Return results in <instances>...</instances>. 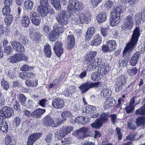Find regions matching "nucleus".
<instances>
[{
    "label": "nucleus",
    "mask_w": 145,
    "mask_h": 145,
    "mask_svg": "<svg viewBox=\"0 0 145 145\" xmlns=\"http://www.w3.org/2000/svg\"><path fill=\"white\" fill-rule=\"evenodd\" d=\"M136 114L145 115V104L142 107L137 109L135 112Z\"/></svg>",
    "instance_id": "nucleus-49"
},
{
    "label": "nucleus",
    "mask_w": 145,
    "mask_h": 145,
    "mask_svg": "<svg viewBox=\"0 0 145 145\" xmlns=\"http://www.w3.org/2000/svg\"><path fill=\"white\" fill-rule=\"evenodd\" d=\"M66 120V118H59L53 119V121L51 126L52 127H57L63 123Z\"/></svg>",
    "instance_id": "nucleus-25"
},
{
    "label": "nucleus",
    "mask_w": 145,
    "mask_h": 145,
    "mask_svg": "<svg viewBox=\"0 0 145 145\" xmlns=\"http://www.w3.org/2000/svg\"><path fill=\"white\" fill-rule=\"evenodd\" d=\"M37 10L40 16L44 17H45L48 14L49 7L38 6Z\"/></svg>",
    "instance_id": "nucleus-16"
},
{
    "label": "nucleus",
    "mask_w": 145,
    "mask_h": 145,
    "mask_svg": "<svg viewBox=\"0 0 145 145\" xmlns=\"http://www.w3.org/2000/svg\"><path fill=\"white\" fill-rule=\"evenodd\" d=\"M127 44H126L125 46L123 52V57L124 59L122 60V66L123 67H126L127 66Z\"/></svg>",
    "instance_id": "nucleus-33"
},
{
    "label": "nucleus",
    "mask_w": 145,
    "mask_h": 145,
    "mask_svg": "<svg viewBox=\"0 0 145 145\" xmlns=\"http://www.w3.org/2000/svg\"><path fill=\"white\" fill-rule=\"evenodd\" d=\"M74 17H72V20L76 24L83 23L86 22L87 24L91 21L90 16L86 12L83 13L78 12V14H74L73 15Z\"/></svg>",
    "instance_id": "nucleus-3"
},
{
    "label": "nucleus",
    "mask_w": 145,
    "mask_h": 145,
    "mask_svg": "<svg viewBox=\"0 0 145 145\" xmlns=\"http://www.w3.org/2000/svg\"><path fill=\"white\" fill-rule=\"evenodd\" d=\"M68 16L66 11L61 10L56 17V20L59 23L56 24L61 25L64 26L63 25H66L68 22Z\"/></svg>",
    "instance_id": "nucleus-8"
},
{
    "label": "nucleus",
    "mask_w": 145,
    "mask_h": 145,
    "mask_svg": "<svg viewBox=\"0 0 145 145\" xmlns=\"http://www.w3.org/2000/svg\"><path fill=\"white\" fill-rule=\"evenodd\" d=\"M95 110V108L92 106H88L84 107L82 110V112L86 113H93Z\"/></svg>",
    "instance_id": "nucleus-30"
},
{
    "label": "nucleus",
    "mask_w": 145,
    "mask_h": 145,
    "mask_svg": "<svg viewBox=\"0 0 145 145\" xmlns=\"http://www.w3.org/2000/svg\"><path fill=\"white\" fill-rule=\"evenodd\" d=\"M51 2L53 5L56 10L61 9V7L60 4V2L62 5L64 6H65L67 3V0H51Z\"/></svg>",
    "instance_id": "nucleus-14"
},
{
    "label": "nucleus",
    "mask_w": 145,
    "mask_h": 145,
    "mask_svg": "<svg viewBox=\"0 0 145 145\" xmlns=\"http://www.w3.org/2000/svg\"><path fill=\"white\" fill-rule=\"evenodd\" d=\"M136 122L137 125L139 126L142 125H145V116L139 117L137 119Z\"/></svg>",
    "instance_id": "nucleus-40"
},
{
    "label": "nucleus",
    "mask_w": 145,
    "mask_h": 145,
    "mask_svg": "<svg viewBox=\"0 0 145 145\" xmlns=\"http://www.w3.org/2000/svg\"><path fill=\"white\" fill-rule=\"evenodd\" d=\"M65 105L64 101L61 99H55L52 101V106L54 108L57 109H61Z\"/></svg>",
    "instance_id": "nucleus-10"
},
{
    "label": "nucleus",
    "mask_w": 145,
    "mask_h": 145,
    "mask_svg": "<svg viewBox=\"0 0 145 145\" xmlns=\"http://www.w3.org/2000/svg\"><path fill=\"white\" fill-rule=\"evenodd\" d=\"M62 129V130H63L64 134L66 135H67L68 134L72 131L73 128L71 126H67L63 128Z\"/></svg>",
    "instance_id": "nucleus-47"
},
{
    "label": "nucleus",
    "mask_w": 145,
    "mask_h": 145,
    "mask_svg": "<svg viewBox=\"0 0 145 145\" xmlns=\"http://www.w3.org/2000/svg\"><path fill=\"white\" fill-rule=\"evenodd\" d=\"M41 133H36L31 134L29 137L27 145H33L34 143L41 136Z\"/></svg>",
    "instance_id": "nucleus-11"
},
{
    "label": "nucleus",
    "mask_w": 145,
    "mask_h": 145,
    "mask_svg": "<svg viewBox=\"0 0 145 145\" xmlns=\"http://www.w3.org/2000/svg\"><path fill=\"white\" fill-rule=\"evenodd\" d=\"M2 111L5 114V118L12 117L14 115L13 109L8 106H6L2 108Z\"/></svg>",
    "instance_id": "nucleus-13"
},
{
    "label": "nucleus",
    "mask_w": 145,
    "mask_h": 145,
    "mask_svg": "<svg viewBox=\"0 0 145 145\" xmlns=\"http://www.w3.org/2000/svg\"><path fill=\"white\" fill-rule=\"evenodd\" d=\"M110 67L108 64H102L98 67L97 72L100 76L105 75L110 70Z\"/></svg>",
    "instance_id": "nucleus-12"
},
{
    "label": "nucleus",
    "mask_w": 145,
    "mask_h": 145,
    "mask_svg": "<svg viewBox=\"0 0 145 145\" xmlns=\"http://www.w3.org/2000/svg\"><path fill=\"white\" fill-rule=\"evenodd\" d=\"M28 15L31 20L38 16V14L33 10L28 12Z\"/></svg>",
    "instance_id": "nucleus-45"
},
{
    "label": "nucleus",
    "mask_w": 145,
    "mask_h": 145,
    "mask_svg": "<svg viewBox=\"0 0 145 145\" xmlns=\"http://www.w3.org/2000/svg\"><path fill=\"white\" fill-rule=\"evenodd\" d=\"M44 51L47 57L50 58L51 57L52 54L51 48L48 44H46L45 45L44 48Z\"/></svg>",
    "instance_id": "nucleus-29"
},
{
    "label": "nucleus",
    "mask_w": 145,
    "mask_h": 145,
    "mask_svg": "<svg viewBox=\"0 0 145 145\" xmlns=\"http://www.w3.org/2000/svg\"><path fill=\"white\" fill-rule=\"evenodd\" d=\"M10 6H4L3 8L2 12L4 15H7L9 14L11 11Z\"/></svg>",
    "instance_id": "nucleus-51"
},
{
    "label": "nucleus",
    "mask_w": 145,
    "mask_h": 145,
    "mask_svg": "<svg viewBox=\"0 0 145 145\" xmlns=\"http://www.w3.org/2000/svg\"><path fill=\"white\" fill-rule=\"evenodd\" d=\"M62 129L56 131L55 133V136L57 139L61 140L65 136Z\"/></svg>",
    "instance_id": "nucleus-35"
},
{
    "label": "nucleus",
    "mask_w": 145,
    "mask_h": 145,
    "mask_svg": "<svg viewBox=\"0 0 145 145\" xmlns=\"http://www.w3.org/2000/svg\"><path fill=\"white\" fill-rule=\"evenodd\" d=\"M110 121L112 124H115L118 121L117 115L115 114H112L109 116Z\"/></svg>",
    "instance_id": "nucleus-43"
},
{
    "label": "nucleus",
    "mask_w": 145,
    "mask_h": 145,
    "mask_svg": "<svg viewBox=\"0 0 145 145\" xmlns=\"http://www.w3.org/2000/svg\"><path fill=\"white\" fill-rule=\"evenodd\" d=\"M53 119L49 115L46 116L44 119V122L46 126H51L52 124Z\"/></svg>",
    "instance_id": "nucleus-31"
},
{
    "label": "nucleus",
    "mask_w": 145,
    "mask_h": 145,
    "mask_svg": "<svg viewBox=\"0 0 145 145\" xmlns=\"http://www.w3.org/2000/svg\"><path fill=\"white\" fill-rule=\"evenodd\" d=\"M65 28L63 26L60 24H55L53 26V29L49 35V39L50 41H54L59 35L60 33H63Z\"/></svg>",
    "instance_id": "nucleus-4"
},
{
    "label": "nucleus",
    "mask_w": 145,
    "mask_h": 145,
    "mask_svg": "<svg viewBox=\"0 0 145 145\" xmlns=\"http://www.w3.org/2000/svg\"><path fill=\"white\" fill-rule=\"evenodd\" d=\"M121 78H118L116 84L114 86L115 90L116 91H119L122 89V87L126 84V82L123 77Z\"/></svg>",
    "instance_id": "nucleus-15"
},
{
    "label": "nucleus",
    "mask_w": 145,
    "mask_h": 145,
    "mask_svg": "<svg viewBox=\"0 0 145 145\" xmlns=\"http://www.w3.org/2000/svg\"><path fill=\"white\" fill-rule=\"evenodd\" d=\"M115 6V4L112 1L108 0L106 2L105 6L108 10H111L112 9H113Z\"/></svg>",
    "instance_id": "nucleus-42"
},
{
    "label": "nucleus",
    "mask_w": 145,
    "mask_h": 145,
    "mask_svg": "<svg viewBox=\"0 0 145 145\" xmlns=\"http://www.w3.org/2000/svg\"><path fill=\"white\" fill-rule=\"evenodd\" d=\"M140 32L139 28L137 27L133 30L130 41L127 43V52L131 53L136 45L140 36Z\"/></svg>",
    "instance_id": "nucleus-2"
},
{
    "label": "nucleus",
    "mask_w": 145,
    "mask_h": 145,
    "mask_svg": "<svg viewBox=\"0 0 145 145\" xmlns=\"http://www.w3.org/2000/svg\"><path fill=\"white\" fill-rule=\"evenodd\" d=\"M28 60V57L24 54L20 53H16L8 59V61L13 63L22 61L27 62Z\"/></svg>",
    "instance_id": "nucleus-6"
},
{
    "label": "nucleus",
    "mask_w": 145,
    "mask_h": 145,
    "mask_svg": "<svg viewBox=\"0 0 145 145\" xmlns=\"http://www.w3.org/2000/svg\"><path fill=\"white\" fill-rule=\"evenodd\" d=\"M100 76L97 72H95L91 74V78L93 80L97 81L100 80L101 77Z\"/></svg>",
    "instance_id": "nucleus-44"
},
{
    "label": "nucleus",
    "mask_w": 145,
    "mask_h": 145,
    "mask_svg": "<svg viewBox=\"0 0 145 145\" xmlns=\"http://www.w3.org/2000/svg\"><path fill=\"white\" fill-rule=\"evenodd\" d=\"M135 97H133L131 101L129 106H127V113L132 112L134 109L136 105H134Z\"/></svg>",
    "instance_id": "nucleus-38"
},
{
    "label": "nucleus",
    "mask_w": 145,
    "mask_h": 145,
    "mask_svg": "<svg viewBox=\"0 0 145 145\" xmlns=\"http://www.w3.org/2000/svg\"><path fill=\"white\" fill-rule=\"evenodd\" d=\"M106 15L105 12H104L99 13L97 16V20L99 23L103 22L106 19Z\"/></svg>",
    "instance_id": "nucleus-26"
},
{
    "label": "nucleus",
    "mask_w": 145,
    "mask_h": 145,
    "mask_svg": "<svg viewBox=\"0 0 145 145\" xmlns=\"http://www.w3.org/2000/svg\"><path fill=\"white\" fill-rule=\"evenodd\" d=\"M1 84L2 88L5 90H7L9 87V86L7 82L5 81L4 79L3 78L1 81Z\"/></svg>",
    "instance_id": "nucleus-55"
},
{
    "label": "nucleus",
    "mask_w": 145,
    "mask_h": 145,
    "mask_svg": "<svg viewBox=\"0 0 145 145\" xmlns=\"http://www.w3.org/2000/svg\"><path fill=\"white\" fill-rule=\"evenodd\" d=\"M13 140L11 136H10L8 135H7L5 137V144L6 145H8Z\"/></svg>",
    "instance_id": "nucleus-63"
},
{
    "label": "nucleus",
    "mask_w": 145,
    "mask_h": 145,
    "mask_svg": "<svg viewBox=\"0 0 145 145\" xmlns=\"http://www.w3.org/2000/svg\"><path fill=\"white\" fill-rule=\"evenodd\" d=\"M51 30V27L49 24L46 23L44 24L43 26V30L46 34H48Z\"/></svg>",
    "instance_id": "nucleus-58"
},
{
    "label": "nucleus",
    "mask_w": 145,
    "mask_h": 145,
    "mask_svg": "<svg viewBox=\"0 0 145 145\" xmlns=\"http://www.w3.org/2000/svg\"><path fill=\"white\" fill-rule=\"evenodd\" d=\"M137 72L138 69L137 68L135 67H134L132 69L129 70L127 71L129 74L131 76L135 75Z\"/></svg>",
    "instance_id": "nucleus-64"
},
{
    "label": "nucleus",
    "mask_w": 145,
    "mask_h": 145,
    "mask_svg": "<svg viewBox=\"0 0 145 145\" xmlns=\"http://www.w3.org/2000/svg\"><path fill=\"white\" fill-rule=\"evenodd\" d=\"M14 102L13 105L14 109L17 111H18L20 110V106L19 102L16 100H13L12 103Z\"/></svg>",
    "instance_id": "nucleus-60"
},
{
    "label": "nucleus",
    "mask_w": 145,
    "mask_h": 145,
    "mask_svg": "<svg viewBox=\"0 0 145 145\" xmlns=\"http://www.w3.org/2000/svg\"><path fill=\"white\" fill-rule=\"evenodd\" d=\"M120 16L118 15L112 14L110 18V21L112 26H114L117 25L119 23L120 21Z\"/></svg>",
    "instance_id": "nucleus-17"
},
{
    "label": "nucleus",
    "mask_w": 145,
    "mask_h": 145,
    "mask_svg": "<svg viewBox=\"0 0 145 145\" xmlns=\"http://www.w3.org/2000/svg\"><path fill=\"white\" fill-rule=\"evenodd\" d=\"M30 23V20L28 17L27 16H23L21 20V24L25 27L28 26Z\"/></svg>",
    "instance_id": "nucleus-37"
},
{
    "label": "nucleus",
    "mask_w": 145,
    "mask_h": 145,
    "mask_svg": "<svg viewBox=\"0 0 145 145\" xmlns=\"http://www.w3.org/2000/svg\"><path fill=\"white\" fill-rule=\"evenodd\" d=\"M7 123L5 121H0V129L3 132L7 133L8 130Z\"/></svg>",
    "instance_id": "nucleus-36"
},
{
    "label": "nucleus",
    "mask_w": 145,
    "mask_h": 145,
    "mask_svg": "<svg viewBox=\"0 0 145 145\" xmlns=\"http://www.w3.org/2000/svg\"><path fill=\"white\" fill-rule=\"evenodd\" d=\"M103 124V123L99 120L91 124V125L93 128L98 129L100 128Z\"/></svg>",
    "instance_id": "nucleus-39"
},
{
    "label": "nucleus",
    "mask_w": 145,
    "mask_h": 145,
    "mask_svg": "<svg viewBox=\"0 0 145 145\" xmlns=\"http://www.w3.org/2000/svg\"><path fill=\"white\" fill-rule=\"evenodd\" d=\"M89 129L86 127L80 128L76 131V133L79 138H83L85 136V134L88 131Z\"/></svg>",
    "instance_id": "nucleus-24"
},
{
    "label": "nucleus",
    "mask_w": 145,
    "mask_h": 145,
    "mask_svg": "<svg viewBox=\"0 0 145 145\" xmlns=\"http://www.w3.org/2000/svg\"><path fill=\"white\" fill-rule=\"evenodd\" d=\"M67 6V10L71 15L78 14V11H81L84 7L83 3L77 0H69Z\"/></svg>",
    "instance_id": "nucleus-1"
},
{
    "label": "nucleus",
    "mask_w": 145,
    "mask_h": 145,
    "mask_svg": "<svg viewBox=\"0 0 145 145\" xmlns=\"http://www.w3.org/2000/svg\"><path fill=\"white\" fill-rule=\"evenodd\" d=\"M106 44H103L101 47L102 51L104 53L111 52L115 50L117 44L114 40H108L106 41Z\"/></svg>",
    "instance_id": "nucleus-5"
},
{
    "label": "nucleus",
    "mask_w": 145,
    "mask_h": 145,
    "mask_svg": "<svg viewBox=\"0 0 145 145\" xmlns=\"http://www.w3.org/2000/svg\"><path fill=\"white\" fill-rule=\"evenodd\" d=\"M67 47L69 49H72L75 44V39L73 35H69L67 38Z\"/></svg>",
    "instance_id": "nucleus-21"
},
{
    "label": "nucleus",
    "mask_w": 145,
    "mask_h": 145,
    "mask_svg": "<svg viewBox=\"0 0 145 145\" xmlns=\"http://www.w3.org/2000/svg\"><path fill=\"white\" fill-rule=\"evenodd\" d=\"M95 29L93 27L89 28L87 29L86 35V37L87 39H89L93 36L95 33Z\"/></svg>",
    "instance_id": "nucleus-32"
},
{
    "label": "nucleus",
    "mask_w": 145,
    "mask_h": 145,
    "mask_svg": "<svg viewBox=\"0 0 145 145\" xmlns=\"http://www.w3.org/2000/svg\"><path fill=\"white\" fill-rule=\"evenodd\" d=\"M46 111L44 109L37 108L33 111V117L36 118H40L46 112Z\"/></svg>",
    "instance_id": "nucleus-18"
},
{
    "label": "nucleus",
    "mask_w": 145,
    "mask_h": 145,
    "mask_svg": "<svg viewBox=\"0 0 145 145\" xmlns=\"http://www.w3.org/2000/svg\"><path fill=\"white\" fill-rule=\"evenodd\" d=\"M101 34L105 38H108L109 37V35L108 32V30L105 28H101Z\"/></svg>",
    "instance_id": "nucleus-52"
},
{
    "label": "nucleus",
    "mask_w": 145,
    "mask_h": 145,
    "mask_svg": "<svg viewBox=\"0 0 145 145\" xmlns=\"http://www.w3.org/2000/svg\"><path fill=\"white\" fill-rule=\"evenodd\" d=\"M13 20V16L12 15L9 14L7 16L5 19V21L6 24L9 25L11 23Z\"/></svg>",
    "instance_id": "nucleus-46"
},
{
    "label": "nucleus",
    "mask_w": 145,
    "mask_h": 145,
    "mask_svg": "<svg viewBox=\"0 0 145 145\" xmlns=\"http://www.w3.org/2000/svg\"><path fill=\"white\" fill-rule=\"evenodd\" d=\"M102 41L101 38L98 35H96L94 37L93 40L91 42V45L98 46L101 43Z\"/></svg>",
    "instance_id": "nucleus-27"
},
{
    "label": "nucleus",
    "mask_w": 145,
    "mask_h": 145,
    "mask_svg": "<svg viewBox=\"0 0 145 145\" xmlns=\"http://www.w3.org/2000/svg\"><path fill=\"white\" fill-rule=\"evenodd\" d=\"M12 48L10 46H7L5 47L4 49V52L7 55L12 53Z\"/></svg>",
    "instance_id": "nucleus-53"
},
{
    "label": "nucleus",
    "mask_w": 145,
    "mask_h": 145,
    "mask_svg": "<svg viewBox=\"0 0 145 145\" xmlns=\"http://www.w3.org/2000/svg\"><path fill=\"white\" fill-rule=\"evenodd\" d=\"M99 120L103 124L106 123L108 121L109 115L108 114L105 112H102L99 115Z\"/></svg>",
    "instance_id": "nucleus-28"
},
{
    "label": "nucleus",
    "mask_w": 145,
    "mask_h": 145,
    "mask_svg": "<svg viewBox=\"0 0 145 145\" xmlns=\"http://www.w3.org/2000/svg\"><path fill=\"white\" fill-rule=\"evenodd\" d=\"M116 102L115 99L112 97H109L107 98L106 99V101L104 103V107L106 108H109L110 106L115 103Z\"/></svg>",
    "instance_id": "nucleus-20"
},
{
    "label": "nucleus",
    "mask_w": 145,
    "mask_h": 145,
    "mask_svg": "<svg viewBox=\"0 0 145 145\" xmlns=\"http://www.w3.org/2000/svg\"><path fill=\"white\" fill-rule=\"evenodd\" d=\"M101 59L97 58L94 59H93V60H92L90 61L87 62H90L89 66L91 67V69L93 70L101 64Z\"/></svg>",
    "instance_id": "nucleus-22"
},
{
    "label": "nucleus",
    "mask_w": 145,
    "mask_h": 145,
    "mask_svg": "<svg viewBox=\"0 0 145 145\" xmlns=\"http://www.w3.org/2000/svg\"><path fill=\"white\" fill-rule=\"evenodd\" d=\"M19 40L23 44L26 45L28 44V41L27 39L22 35H21L19 38Z\"/></svg>",
    "instance_id": "nucleus-59"
},
{
    "label": "nucleus",
    "mask_w": 145,
    "mask_h": 145,
    "mask_svg": "<svg viewBox=\"0 0 145 145\" xmlns=\"http://www.w3.org/2000/svg\"><path fill=\"white\" fill-rule=\"evenodd\" d=\"M85 119V117L84 116H78L75 118V122L77 123H84V121Z\"/></svg>",
    "instance_id": "nucleus-57"
},
{
    "label": "nucleus",
    "mask_w": 145,
    "mask_h": 145,
    "mask_svg": "<svg viewBox=\"0 0 145 145\" xmlns=\"http://www.w3.org/2000/svg\"><path fill=\"white\" fill-rule=\"evenodd\" d=\"M133 20L132 17L131 16L127 17V29L130 30L131 29L133 25Z\"/></svg>",
    "instance_id": "nucleus-50"
},
{
    "label": "nucleus",
    "mask_w": 145,
    "mask_h": 145,
    "mask_svg": "<svg viewBox=\"0 0 145 145\" xmlns=\"http://www.w3.org/2000/svg\"><path fill=\"white\" fill-rule=\"evenodd\" d=\"M21 122L20 118L18 117H16L14 118L13 120V123L14 126L18 127L20 125Z\"/></svg>",
    "instance_id": "nucleus-61"
},
{
    "label": "nucleus",
    "mask_w": 145,
    "mask_h": 145,
    "mask_svg": "<svg viewBox=\"0 0 145 145\" xmlns=\"http://www.w3.org/2000/svg\"><path fill=\"white\" fill-rule=\"evenodd\" d=\"M76 89L74 86H70L68 88L66 89L63 93L66 97H71L72 95L76 91Z\"/></svg>",
    "instance_id": "nucleus-19"
},
{
    "label": "nucleus",
    "mask_w": 145,
    "mask_h": 145,
    "mask_svg": "<svg viewBox=\"0 0 145 145\" xmlns=\"http://www.w3.org/2000/svg\"><path fill=\"white\" fill-rule=\"evenodd\" d=\"M33 69V68L32 67L27 64H24L20 68V70L23 71H31Z\"/></svg>",
    "instance_id": "nucleus-56"
},
{
    "label": "nucleus",
    "mask_w": 145,
    "mask_h": 145,
    "mask_svg": "<svg viewBox=\"0 0 145 145\" xmlns=\"http://www.w3.org/2000/svg\"><path fill=\"white\" fill-rule=\"evenodd\" d=\"M139 57V55L138 54H135L133 55L130 61V65L133 66L135 65L137 63Z\"/></svg>",
    "instance_id": "nucleus-34"
},
{
    "label": "nucleus",
    "mask_w": 145,
    "mask_h": 145,
    "mask_svg": "<svg viewBox=\"0 0 145 145\" xmlns=\"http://www.w3.org/2000/svg\"><path fill=\"white\" fill-rule=\"evenodd\" d=\"M63 43L59 41L56 42L53 48L56 55L60 57L63 53V48H62Z\"/></svg>",
    "instance_id": "nucleus-9"
},
{
    "label": "nucleus",
    "mask_w": 145,
    "mask_h": 145,
    "mask_svg": "<svg viewBox=\"0 0 145 145\" xmlns=\"http://www.w3.org/2000/svg\"><path fill=\"white\" fill-rule=\"evenodd\" d=\"M22 113L24 116L28 117H30L31 116L33 117V112H31L26 109H23Z\"/></svg>",
    "instance_id": "nucleus-54"
},
{
    "label": "nucleus",
    "mask_w": 145,
    "mask_h": 145,
    "mask_svg": "<svg viewBox=\"0 0 145 145\" xmlns=\"http://www.w3.org/2000/svg\"><path fill=\"white\" fill-rule=\"evenodd\" d=\"M31 21L33 24L36 26H38L40 24L41 19L39 16H38Z\"/></svg>",
    "instance_id": "nucleus-62"
},
{
    "label": "nucleus",
    "mask_w": 145,
    "mask_h": 145,
    "mask_svg": "<svg viewBox=\"0 0 145 145\" xmlns=\"http://www.w3.org/2000/svg\"><path fill=\"white\" fill-rule=\"evenodd\" d=\"M14 50L18 52H24L25 51L24 47L20 42H18V44Z\"/></svg>",
    "instance_id": "nucleus-48"
},
{
    "label": "nucleus",
    "mask_w": 145,
    "mask_h": 145,
    "mask_svg": "<svg viewBox=\"0 0 145 145\" xmlns=\"http://www.w3.org/2000/svg\"><path fill=\"white\" fill-rule=\"evenodd\" d=\"M99 84L98 82H86L78 87L82 93H85L90 89L98 87Z\"/></svg>",
    "instance_id": "nucleus-7"
},
{
    "label": "nucleus",
    "mask_w": 145,
    "mask_h": 145,
    "mask_svg": "<svg viewBox=\"0 0 145 145\" xmlns=\"http://www.w3.org/2000/svg\"><path fill=\"white\" fill-rule=\"evenodd\" d=\"M96 51H90L88 52L85 57L86 61L89 62L93 60L97 55Z\"/></svg>",
    "instance_id": "nucleus-23"
},
{
    "label": "nucleus",
    "mask_w": 145,
    "mask_h": 145,
    "mask_svg": "<svg viewBox=\"0 0 145 145\" xmlns=\"http://www.w3.org/2000/svg\"><path fill=\"white\" fill-rule=\"evenodd\" d=\"M24 5L26 9L31 10L33 8V3L30 0H27L25 1Z\"/></svg>",
    "instance_id": "nucleus-41"
}]
</instances>
